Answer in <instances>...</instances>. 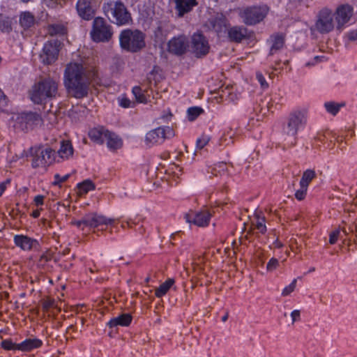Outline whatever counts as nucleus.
Segmentation results:
<instances>
[{
	"label": "nucleus",
	"mask_w": 357,
	"mask_h": 357,
	"mask_svg": "<svg viewBox=\"0 0 357 357\" xmlns=\"http://www.w3.org/2000/svg\"><path fill=\"white\" fill-rule=\"evenodd\" d=\"M132 319V317L130 314H121L119 316L111 319L107 323V326L109 328H114L118 326H128L130 324Z\"/></svg>",
	"instance_id": "obj_23"
},
{
	"label": "nucleus",
	"mask_w": 357,
	"mask_h": 357,
	"mask_svg": "<svg viewBox=\"0 0 357 357\" xmlns=\"http://www.w3.org/2000/svg\"><path fill=\"white\" fill-rule=\"evenodd\" d=\"M279 266V261L276 258H271L266 265L268 271H273Z\"/></svg>",
	"instance_id": "obj_47"
},
{
	"label": "nucleus",
	"mask_w": 357,
	"mask_h": 357,
	"mask_svg": "<svg viewBox=\"0 0 357 357\" xmlns=\"http://www.w3.org/2000/svg\"><path fill=\"white\" fill-rule=\"evenodd\" d=\"M256 221L253 222L255 225L256 229L262 234H265L266 231V226L265 225V218L260 217L259 215L256 214L255 215Z\"/></svg>",
	"instance_id": "obj_36"
},
{
	"label": "nucleus",
	"mask_w": 357,
	"mask_h": 357,
	"mask_svg": "<svg viewBox=\"0 0 357 357\" xmlns=\"http://www.w3.org/2000/svg\"><path fill=\"white\" fill-rule=\"evenodd\" d=\"M174 136V130L169 126L158 127L148 132L145 137V142L149 146L160 144L165 139H169Z\"/></svg>",
	"instance_id": "obj_10"
},
{
	"label": "nucleus",
	"mask_w": 357,
	"mask_h": 357,
	"mask_svg": "<svg viewBox=\"0 0 357 357\" xmlns=\"http://www.w3.org/2000/svg\"><path fill=\"white\" fill-rule=\"evenodd\" d=\"M339 238H343V235H342L341 230L337 229L331 233L329 243L332 245L335 244Z\"/></svg>",
	"instance_id": "obj_43"
},
{
	"label": "nucleus",
	"mask_w": 357,
	"mask_h": 357,
	"mask_svg": "<svg viewBox=\"0 0 357 357\" xmlns=\"http://www.w3.org/2000/svg\"><path fill=\"white\" fill-rule=\"evenodd\" d=\"M32 215L33 218H38L40 215V212L38 211H35L33 212Z\"/></svg>",
	"instance_id": "obj_59"
},
{
	"label": "nucleus",
	"mask_w": 357,
	"mask_h": 357,
	"mask_svg": "<svg viewBox=\"0 0 357 357\" xmlns=\"http://www.w3.org/2000/svg\"><path fill=\"white\" fill-rule=\"evenodd\" d=\"M132 93L135 96L136 100L140 103H146L147 102V98L145 95L143 93L142 90L140 86H136L132 88Z\"/></svg>",
	"instance_id": "obj_37"
},
{
	"label": "nucleus",
	"mask_w": 357,
	"mask_h": 357,
	"mask_svg": "<svg viewBox=\"0 0 357 357\" xmlns=\"http://www.w3.org/2000/svg\"><path fill=\"white\" fill-rule=\"evenodd\" d=\"M210 141V137L208 135H202L197 139L196 148L197 149H202Z\"/></svg>",
	"instance_id": "obj_42"
},
{
	"label": "nucleus",
	"mask_w": 357,
	"mask_h": 357,
	"mask_svg": "<svg viewBox=\"0 0 357 357\" xmlns=\"http://www.w3.org/2000/svg\"><path fill=\"white\" fill-rule=\"evenodd\" d=\"M59 157L62 160H67L73 154V148L70 141H62L57 152Z\"/></svg>",
	"instance_id": "obj_26"
},
{
	"label": "nucleus",
	"mask_w": 357,
	"mask_h": 357,
	"mask_svg": "<svg viewBox=\"0 0 357 357\" xmlns=\"http://www.w3.org/2000/svg\"><path fill=\"white\" fill-rule=\"evenodd\" d=\"M346 102H336L334 101H328L324 103V107L326 112L333 116L337 115L342 107H345Z\"/></svg>",
	"instance_id": "obj_30"
},
{
	"label": "nucleus",
	"mask_w": 357,
	"mask_h": 357,
	"mask_svg": "<svg viewBox=\"0 0 357 357\" xmlns=\"http://www.w3.org/2000/svg\"><path fill=\"white\" fill-rule=\"evenodd\" d=\"M145 38V34L139 30L124 29L119 34L120 46L127 52H138L146 46Z\"/></svg>",
	"instance_id": "obj_4"
},
{
	"label": "nucleus",
	"mask_w": 357,
	"mask_h": 357,
	"mask_svg": "<svg viewBox=\"0 0 357 357\" xmlns=\"http://www.w3.org/2000/svg\"><path fill=\"white\" fill-rule=\"evenodd\" d=\"M149 280H150L149 277L146 278L145 280L146 282H149Z\"/></svg>",
	"instance_id": "obj_64"
},
{
	"label": "nucleus",
	"mask_w": 357,
	"mask_h": 357,
	"mask_svg": "<svg viewBox=\"0 0 357 357\" xmlns=\"http://www.w3.org/2000/svg\"><path fill=\"white\" fill-rule=\"evenodd\" d=\"M174 1L179 17H183L185 13L190 12L192 8L197 5L196 0H174Z\"/></svg>",
	"instance_id": "obj_19"
},
{
	"label": "nucleus",
	"mask_w": 357,
	"mask_h": 357,
	"mask_svg": "<svg viewBox=\"0 0 357 357\" xmlns=\"http://www.w3.org/2000/svg\"><path fill=\"white\" fill-rule=\"evenodd\" d=\"M220 167H221L224 170L225 168L226 167V164L225 163H221L220 165Z\"/></svg>",
	"instance_id": "obj_62"
},
{
	"label": "nucleus",
	"mask_w": 357,
	"mask_h": 357,
	"mask_svg": "<svg viewBox=\"0 0 357 357\" xmlns=\"http://www.w3.org/2000/svg\"><path fill=\"white\" fill-rule=\"evenodd\" d=\"M104 14L117 25H126L132 21L131 14L121 0H109L102 5Z\"/></svg>",
	"instance_id": "obj_2"
},
{
	"label": "nucleus",
	"mask_w": 357,
	"mask_h": 357,
	"mask_svg": "<svg viewBox=\"0 0 357 357\" xmlns=\"http://www.w3.org/2000/svg\"><path fill=\"white\" fill-rule=\"evenodd\" d=\"M8 105V98L3 91L0 89V111L3 110Z\"/></svg>",
	"instance_id": "obj_51"
},
{
	"label": "nucleus",
	"mask_w": 357,
	"mask_h": 357,
	"mask_svg": "<svg viewBox=\"0 0 357 357\" xmlns=\"http://www.w3.org/2000/svg\"><path fill=\"white\" fill-rule=\"evenodd\" d=\"M119 105L122 107L129 108L132 107V102L128 98L123 97L119 99Z\"/></svg>",
	"instance_id": "obj_53"
},
{
	"label": "nucleus",
	"mask_w": 357,
	"mask_h": 357,
	"mask_svg": "<svg viewBox=\"0 0 357 357\" xmlns=\"http://www.w3.org/2000/svg\"><path fill=\"white\" fill-rule=\"evenodd\" d=\"M354 15V8L352 6L344 3L338 6L335 13L333 14L336 23L337 30H342L345 24L349 22Z\"/></svg>",
	"instance_id": "obj_13"
},
{
	"label": "nucleus",
	"mask_w": 357,
	"mask_h": 357,
	"mask_svg": "<svg viewBox=\"0 0 357 357\" xmlns=\"http://www.w3.org/2000/svg\"><path fill=\"white\" fill-rule=\"evenodd\" d=\"M269 11L266 5L252 6L242 8L238 15L248 26L256 25L264 20Z\"/></svg>",
	"instance_id": "obj_5"
},
{
	"label": "nucleus",
	"mask_w": 357,
	"mask_h": 357,
	"mask_svg": "<svg viewBox=\"0 0 357 357\" xmlns=\"http://www.w3.org/2000/svg\"><path fill=\"white\" fill-rule=\"evenodd\" d=\"M175 281L172 278L167 279L165 282L162 283L155 291V295L158 298H161L165 296L171 287L174 284Z\"/></svg>",
	"instance_id": "obj_31"
},
{
	"label": "nucleus",
	"mask_w": 357,
	"mask_h": 357,
	"mask_svg": "<svg viewBox=\"0 0 357 357\" xmlns=\"http://www.w3.org/2000/svg\"><path fill=\"white\" fill-rule=\"evenodd\" d=\"M6 190V184L4 183H0V197Z\"/></svg>",
	"instance_id": "obj_58"
},
{
	"label": "nucleus",
	"mask_w": 357,
	"mask_h": 357,
	"mask_svg": "<svg viewBox=\"0 0 357 357\" xmlns=\"http://www.w3.org/2000/svg\"><path fill=\"white\" fill-rule=\"evenodd\" d=\"M70 177V174H66L64 176H60L59 174H56L54 176V181L53 182V185H59L61 183L66 182Z\"/></svg>",
	"instance_id": "obj_44"
},
{
	"label": "nucleus",
	"mask_w": 357,
	"mask_h": 357,
	"mask_svg": "<svg viewBox=\"0 0 357 357\" xmlns=\"http://www.w3.org/2000/svg\"><path fill=\"white\" fill-rule=\"evenodd\" d=\"M107 148L111 151H115L123 146V141L121 137L114 132H108L105 141Z\"/></svg>",
	"instance_id": "obj_24"
},
{
	"label": "nucleus",
	"mask_w": 357,
	"mask_h": 357,
	"mask_svg": "<svg viewBox=\"0 0 357 357\" xmlns=\"http://www.w3.org/2000/svg\"><path fill=\"white\" fill-rule=\"evenodd\" d=\"M71 223H72V225H75L76 227H77L78 228H79L82 230L86 227L85 222H84V217L82 218V219H80V220H73V221H72Z\"/></svg>",
	"instance_id": "obj_55"
},
{
	"label": "nucleus",
	"mask_w": 357,
	"mask_h": 357,
	"mask_svg": "<svg viewBox=\"0 0 357 357\" xmlns=\"http://www.w3.org/2000/svg\"><path fill=\"white\" fill-rule=\"evenodd\" d=\"M13 119L15 121L14 127L22 130H27L33 126H38L42 123L41 116L33 112L17 114Z\"/></svg>",
	"instance_id": "obj_9"
},
{
	"label": "nucleus",
	"mask_w": 357,
	"mask_h": 357,
	"mask_svg": "<svg viewBox=\"0 0 357 357\" xmlns=\"http://www.w3.org/2000/svg\"><path fill=\"white\" fill-rule=\"evenodd\" d=\"M211 216V213L206 209L196 213H187L185 215V219L187 222L193 223L198 227H206L208 225Z\"/></svg>",
	"instance_id": "obj_15"
},
{
	"label": "nucleus",
	"mask_w": 357,
	"mask_h": 357,
	"mask_svg": "<svg viewBox=\"0 0 357 357\" xmlns=\"http://www.w3.org/2000/svg\"><path fill=\"white\" fill-rule=\"evenodd\" d=\"M291 317L292 319V322L294 323L295 321H299L301 319V312L298 310H295L291 312Z\"/></svg>",
	"instance_id": "obj_56"
},
{
	"label": "nucleus",
	"mask_w": 357,
	"mask_h": 357,
	"mask_svg": "<svg viewBox=\"0 0 357 357\" xmlns=\"http://www.w3.org/2000/svg\"><path fill=\"white\" fill-rule=\"evenodd\" d=\"M31 0H21V1L23 2V3H28Z\"/></svg>",
	"instance_id": "obj_63"
},
{
	"label": "nucleus",
	"mask_w": 357,
	"mask_h": 357,
	"mask_svg": "<svg viewBox=\"0 0 357 357\" xmlns=\"http://www.w3.org/2000/svg\"><path fill=\"white\" fill-rule=\"evenodd\" d=\"M0 31L3 33H10L12 31L11 20L3 14H0Z\"/></svg>",
	"instance_id": "obj_34"
},
{
	"label": "nucleus",
	"mask_w": 357,
	"mask_h": 357,
	"mask_svg": "<svg viewBox=\"0 0 357 357\" xmlns=\"http://www.w3.org/2000/svg\"><path fill=\"white\" fill-rule=\"evenodd\" d=\"M167 32L162 26H158L154 31V37L157 42H163L166 39Z\"/></svg>",
	"instance_id": "obj_40"
},
{
	"label": "nucleus",
	"mask_w": 357,
	"mask_h": 357,
	"mask_svg": "<svg viewBox=\"0 0 357 357\" xmlns=\"http://www.w3.org/2000/svg\"><path fill=\"white\" fill-rule=\"evenodd\" d=\"M256 78L263 89H267L268 87V84L265 77L261 73L257 72L256 73Z\"/></svg>",
	"instance_id": "obj_50"
},
{
	"label": "nucleus",
	"mask_w": 357,
	"mask_h": 357,
	"mask_svg": "<svg viewBox=\"0 0 357 357\" xmlns=\"http://www.w3.org/2000/svg\"><path fill=\"white\" fill-rule=\"evenodd\" d=\"M296 282H297L296 279H294L292 280V282H291V284L289 285H288L287 287H286L282 290V295L284 296H288L289 294H290L292 291H294V290L295 289L296 286Z\"/></svg>",
	"instance_id": "obj_45"
},
{
	"label": "nucleus",
	"mask_w": 357,
	"mask_h": 357,
	"mask_svg": "<svg viewBox=\"0 0 357 357\" xmlns=\"http://www.w3.org/2000/svg\"><path fill=\"white\" fill-rule=\"evenodd\" d=\"M47 33L52 36H64L67 33L66 27L61 23L49 24L47 27Z\"/></svg>",
	"instance_id": "obj_27"
},
{
	"label": "nucleus",
	"mask_w": 357,
	"mask_h": 357,
	"mask_svg": "<svg viewBox=\"0 0 357 357\" xmlns=\"http://www.w3.org/2000/svg\"><path fill=\"white\" fill-rule=\"evenodd\" d=\"M307 188L300 185V188L295 192L296 198L299 201L304 199L307 194Z\"/></svg>",
	"instance_id": "obj_46"
},
{
	"label": "nucleus",
	"mask_w": 357,
	"mask_h": 357,
	"mask_svg": "<svg viewBox=\"0 0 357 357\" xmlns=\"http://www.w3.org/2000/svg\"><path fill=\"white\" fill-rule=\"evenodd\" d=\"M307 121V112L305 109L294 110L289 115L283 132L287 135L295 137L299 130L304 129Z\"/></svg>",
	"instance_id": "obj_6"
},
{
	"label": "nucleus",
	"mask_w": 357,
	"mask_h": 357,
	"mask_svg": "<svg viewBox=\"0 0 357 357\" xmlns=\"http://www.w3.org/2000/svg\"><path fill=\"white\" fill-rule=\"evenodd\" d=\"M90 35L91 39L96 43L108 42L113 35L112 27L104 18L96 17L93 22Z\"/></svg>",
	"instance_id": "obj_8"
},
{
	"label": "nucleus",
	"mask_w": 357,
	"mask_h": 357,
	"mask_svg": "<svg viewBox=\"0 0 357 357\" xmlns=\"http://www.w3.org/2000/svg\"><path fill=\"white\" fill-rule=\"evenodd\" d=\"M14 243L23 250H31L39 248V243L37 240L24 235H15Z\"/></svg>",
	"instance_id": "obj_17"
},
{
	"label": "nucleus",
	"mask_w": 357,
	"mask_h": 357,
	"mask_svg": "<svg viewBox=\"0 0 357 357\" xmlns=\"http://www.w3.org/2000/svg\"><path fill=\"white\" fill-rule=\"evenodd\" d=\"M57 94L58 82L49 77L42 79L33 86L31 99L36 104H43L55 98Z\"/></svg>",
	"instance_id": "obj_3"
},
{
	"label": "nucleus",
	"mask_w": 357,
	"mask_h": 357,
	"mask_svg": "<svg viewBox=\"0 0 357 357\" xmlns=\"http://www.w3.org/2000/svg\"><path fill=\"white\" fill-rule=\"evenodd\" d=\"M227 318H228V315H227V314H226V315H225V316H223V317H222V321L223 322H225V321H227Z\"/></svg>",
	"instance_id": "obj_61"
},
{
	"label": "nucleus",
	"mask_w": 357,
	"mask_h": 357,
	"mask_svg": "<svg viewBox=\"0 0 357 357\" xmlns=\"http://www.w3.org/2000/svg\"><path fill=\"white\" fill-rule=\"evenodd\" d=\"M109 130L104 127L94 128L89 132V138L98 144H102L106 139Z\"/></svg>",
	"instance_id": "obj_21"
},
{
	"label": "nucleus",
	"mask_w": 357,
	"mask_h": 357,
	"mask_svg": "<svg viewBox=\"0 0 357 357\" xmlns=\"http://www.w3.org/2000/svg\"><path fill=\"white\" fill-rule=\"evenodd\" d=\"M85 227L88 228H95V213H89L84 216Z\"/></svg>",
	"instance_id": "obj_41"
},
{
	"label": "nucleus",
	"mask_w": 357,
	"mask_h": 357,
	"mask_svg": "<svg viewBox=\"0 0 357 357\" xmlns=\"http://www.w3.org/2000/svg\"><path fill=\"white\" fill-rule=\"evenodd\" d=\"M211 28L216 32L220 33L226 26V19L222 15H217L209 21Z\"/></svg>",
	"instance_id": "obj_28"
},
{
	"label": "nucleus",
	"mask_w": 357,
	"mask_h": 357,
	"mask_svg": "<svg viewBox=\"0 0 357 357\" xmlns=\"http://www.w3.org/2000/svg\"><path fill=\"white\" fill-rule=\"evenodd\" d=\"M340 230L342 231V235H343V237L347 236L350 233H353L354 231H356V236H357V226H356V225L349 226L347 228L343 227Z\"/></svg>",
	"instance_id": "obj_49"
},
{
	"label": "nucleus",
	"mask_w": 357,
	"mask_h": 357,
	"mask_svg": "<svg viewBox=\"0 0 357 357\" xmlns=\"http://www.w3.org/2000/svg\"><path fill=\"white\" fill-rule=\"evenodd\" d=\"M44 196L43 195H37L34 198L35 204L38 206L43 204Z\"/></svg>",
	"instance_id": "obj_57"
},
{
	"label": "nucleus",
	"mask_w": 357,
	"mask_h": 357,
	"mask_svg": "<svg viewBox=\"0 0 357 357\" xmlns=\"http://www.w3.org/2000/svg\"><path fill=\"white\" fill-rule=\"evenodd\" d=\"M35 23V17L30 12H24L20 15V24L24 29H28Z\"/></svg>",
	"instance_id": "obj_29"
},
{
	"label": "nucleus",
	"mask_w": 357,
	"mask_h": 357,
	"mask_svg": "<svg viewBox=\"0 0 357 357\" xmlns=\"http://www.w3.org/2000/svg\"><path fill=\"white\" fill-rule=\"evenodd\" d=\"M30 152L33 168L49 166L55 160V151L50 147L36 146L31 148Z\"/></svg>",
	"instance_id": "obj_7"
},
{
	"label": "nucleus",
	"mask_w": 357,
	"mask_h": 357,
	"mask_svg": "<svg viewBox=\"0 0 357 357\" xmlns=\"http://www.w3.org/2000/svg\"><path fill=\"white\" fill-rule=\"evenodd\" d=\"M326 60H327V59L326 58L325 56H323V55L322 56H315L312 61L307 62L305 63V66H309V67L312 66L318 63H320V62H322V61H324Z\"/></svg>",
	"instance_id": "obj_48"
},
{
	"label": "nucleus",
	"mask_w": 357,
	"mask_h": 357,
	"mask_svg": "<svg viewBox=\"0 0 357 357\" xmlns=\"http://www.w3.org/2000/svg\"><path fill=\"white\" fill-rule=\"evenodd\" d=\"M248 30L243 26L231 27L228 30V37L231 41L240 43L247 36Z\"/></svg>",
	"instance_id": "obj_20"
},
{
	"label": "nucleus",
	"mask_w": 357,
	"mask_h": 357,
	"mask_svg": "<svg viewBox=\"0 0 357 357\" xmlns=\"http://www.w3.org/2000/svg\"><path fill=\"white\" fill-rule=\"evenodd\" d=\"M76 8L79 16L83 20H90L94 15V10L91 6L90 0H78Z\"/></svg>",
	"instance_id": "obj_18"
},
{
	"label": "nucleus",
	"mask_w": 357,
	"mask_h": 357,
	"mask_svg": "<svg viewBox=\"0 0 357 357\" xmlns=\"http://www.w3.org/2000/svg\"><path fill=\"white\" fill-rule=\"evenodd\" d=\"M191 48L194 54L199 58L206 56L210 50L206 38L201 33H195L191 38Z\"/></svg>",
	"instance_id": "obj_14"
},
{
	"label": "nucleus",
	"mask_w": 357,
	"mask_h": 357,
	"mask_svg": "<svg viewBox=\"0 0 357 357\" xmlns=\"http://www.w3.org/2000/svg\"><path fill=\"white\" fill-rule=\"evenodd\" d=\"M271 46L269 54L273 55L282 49L284 44V36L282 34L277 33L270 37Z\"/></svg>",
	"instance_id": "obj_25"
},
{
	"label": "nucleus",
	"mask_w": 357,
	"mask_h": 357,
	"mask_svg": "<svg viewBox=\"0 0 357 357\" xmlns=\"http://www.w3.org/2000/svg\"><path fill=\"white\" fill-rule=\"evenodd\" d=\"M316 177V172L312 169H307L303 173L300 181V185L308 188L310 182Z\"/></svg>",
	"instance_id": "obj_32"
},
{
	"label": "nucleus",
	"mask_w": 357,
	"mask_h": 357,
	"mask_svg": "<svg viewBox=\"0 0 357 357\" xmlns=\"http://www.w3.org/2000/svg\"><path fill=\"white\" fill-rule=\"evenodd\" d=\"M1 347L7 351L18 350L19 344H16L11 339H6L1 342Z\"/></svg>",
	"instance_id": "obj_39"
},
{
	"label": "nucleus",
	"mask_w": 357,
	"mask_h": 357,
	"mask_svg": "<svg viewBox=\"0 0 357 357\" xmlns=\"http://www.w3.org/2000/svg\"><path fill=\"white\" fill-rule=\"evenodd\" d=\"M61 45V43L58 39H52L46 42L40 55L41 61L45 65L55 62L58 58Z\"/></svg>",
	"instance_id": "obj_12"
},
{
	"label": "nucleus",
	"mask_w": 357,
	"mask_h": 357,
	"mask_svg": "<svg viewBox=\"0 0 357 357\" xmlns=\"http://www.w3.org/2000/svg\"><path fill=\"white\" fill-rule=\"evenodd\" d=\"M334 26L335 23L331 10L327 8L321 9L317 15V19L314 24L315 29L324 34L333 31Z\"/></svg>",
	"instance_id": "obj_11"
},
{
	"label": "nucleus",
	"mask_w": 357,
	"mask_h": 357,
	"mask_svg": "<svg viewBox=\"0 0 357 357\" xmlns=\"http://www.w3.org/2000/svg\"><path fill=\"white\" fill-rule=\"evenodd\" d=\"M126 224H127L128 227H132V225H134L135 223H134V222H133V221H132L131 220H128V221L126 222Z\"/></svg>",
	"instance_id": "obj_60"
},
{
	"label": "nucleus",
	"mask_w": 357,
	"mask_h": 357,
	"mask_svg": "<svg viewBox=\"0 0 357 357\" xmlns=\"http://www.w3.org/2000/svg\"><path fill=\"white\" fill-rule=\"evenodd\" d=\"M114 220L107 218L106 217L95 213V228L100 225H111Z\"/></svg>",
	"instance_id": "obj_38"
},
{
	"label": "nucleus",
	"mask_w": 357,
	"mask_h": 357,
	"mask_svg": "<svg viewBox=\"0 0 357 357\" xmlns=\"http://www.w3.org/2000/svg\"><path fill=\"white\" fill-rule=\"evenodd\" d=\"M95 72L81 63H70L64 70L63 84L68 92L76 98L87 96Z\"/></svg>",
	"instance_id": "obj_1"
},
{
	"label": "nucleus",
	"mask_w": 357,
	"mask_h": 357,
	"mask_svg": "<svg viewBox=\"0 0 357 357\" xmlns=\"http://www.w3.org/2000/svg\"><path fill=\"white\" fill-rule=\"evenodd\" d=\"M187 47L188 39L183 35L174 37L168 43L169 52L176 55L183 54L186 52Z\"/></svg>",
	"instance_id": "obj_16"
},
{
	"label": "nucleus",
	"mask_w": 357,
	"mask_h": 357,
	"mask_svg": "<svg viewBox=\"0 0 357 357\" xmlns=\"http://www.w3.org/2000/svg\"><path fill=\"white\" fill-rule=\"evenodd\" d=\"M77 187L79 193L81 195L86 194L89 191L95 190L96 188L95 184L90 179H86L82 183H78Z\"/></svg>",
	"instance_id": "obj_33"
},
{
	"label": "nucleus",
	"mask_w": 357,
	"mask_h": 357,
	"mask_svg": "<svg viewBox=\"0 0 357 357\" xmlns=\"http://www.w3.org/2000/svg\"><path fill=\"white\" fill-rule=\"evenodd\" d=\"M54 300L52 299H47L43 301V307L45 310H48L50 308L54 306Z\"/></svg>",
	"instance_id": "obj_54"
},
{
	"label": "nucleus",
	"mask_w": 357,
	"mask_h": 357,
	"mask_svg": "<svg viewBox=\"0 0 357 357\" xmlns=\"http://www.w3.org/2000/svg\"><path fill=\"white\" fill-rule=\"evenodd\" d=\"M204 112V109L200 107H192L188 109V119L190 121H195L201 114Z\"/></svg>",
	"instance_id": "obj_35"
},
{
	"label": "nucleus",
	"mask_w": 357,
	"mask_h": 357,
	"mask_svg": "<svg viewBox=\"0 0 357 357\" xmlns=\"http://www.w3.org/2000/svg\"><path fill=\"white\" fill-rule=\"evenodd\" d=\"M346 37L348 40L354 42L357 40V29L348 31L346 33Z\"/></svg>",
	"instance_id": "obj_52"
},
{
	"label": "nucleus",
	"mask_w": 357,
	"mask_h": 357,
	"mask_svg": "<svg viewBox=\"0 0 357 357\" xmlns=\"http://www.w3.org/2000/svg\"><path fill=\"white\" fill-rule=\"evenodd\" d=\"M43 345V341L38 338H28L19 343L18 351L29 352L38 349Z\"/></svg>",
	"instance_id": "obj_22"
}]
</instances>
